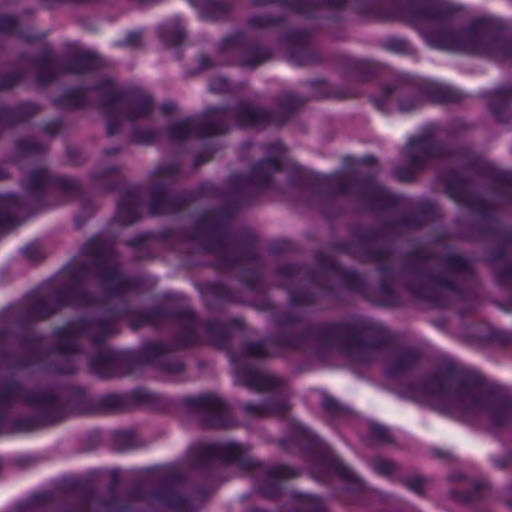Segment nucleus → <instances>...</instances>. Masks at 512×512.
Masks as SVG:
<instances>
[{
  "label": "nucleus",
  "mask_w": 512,
  "mask_h": 512,
  "mask_svg": "<svg viewBox=\"0 0 512 512\" xmlns=\"http://www.w3.org/2000/svg\"><path fill=\"white\" fill-rule=\"evenodd\" d=\"M453 401L455 402L456 407L466 409L470 406L475 405V401L468 399L465 395H457L453 398Z\"/></svg>",
  "instance_id": "1"
}]
</instances>
